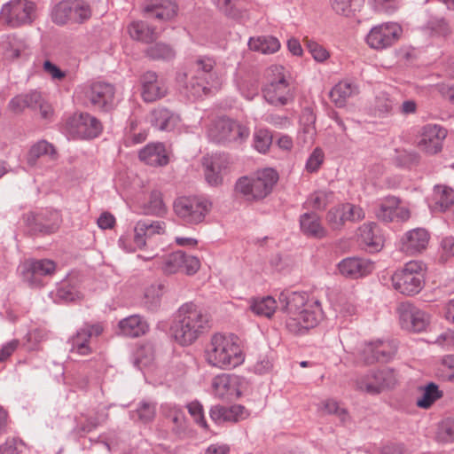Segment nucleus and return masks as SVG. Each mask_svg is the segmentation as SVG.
Listing matches in <instances>:
<instances>
[{"mask_svg":"<svg viewBox=\"0 0 454 454\" xmlns=\"http://www.w3.org/2000/svg\"><path fill=\"white\" fill-rule=\"evenodd\" d=\"M106 419V415L98 417H87L83 421H78L73 432L77 436H83L94 430L101 422Z\"/></svg>","mask_w":454,"mask_h":454,"instance_id":"nucleus-56","label":"nucleus"},{"mask_svg":"<svg viewBox=\"0 0 454 454\" xmlns=\"http://www.w3.org/2000/svg\"><path fill=\"white\" fill-rule=\"evenodd\" d=\"M103 332L101 324L85 325L69 340L70 352L81 356L89 355L92 348L90 343Z\"/></svg>","mask_w":454,"mask_h":454,"instance_id":"nucleus-21","label":"nucleus"},{"mask_svg":"<svg viewBox=\"0 0 454 454\" xmlns=\"http://www.w3.org/2000/svg\"><path fill=\"white\" fill-rule=\"evenodd\" d=\"M305 43L309 52L311 54L312 58L317 62L322 63L326 61L330 58L329 51L317 42H315L310 39H306Z\"/></svg>","mask_w":454,"mask_h":454,"instance_id":"nucleus-62","label":"nucleus"},{"mask_svg":"<svg viewBox=\"0 0 454 454\" xmlns=\"http://www.w3.org/2000/svg\"><path fill=\"white\" fill-rule=\"evenodd\" d=\"M269 81L262 88V96L273 106H284L294 101V87L286 80L282 66H271L268 69Z\"/></svg>","mask_w":454,"mask_h":454,"instance_id":"nucleus-6","label":"nucleus"},{"mask_svg":"<svg viewBox=\"0 0 454 454\" xmlns=\"http://www.w3.org/2000/svg\"><path fill=\"white\" fill-rule=\"evenodd\" d=\"M439 373L442 380L454 381V355H447L441 359Z\"/></svg>","mask_w":454,"mask_h":454,"instance_id":"nucleus-63","label":"nucleus"},{"mask_svg":"<svg viewBox=\"0 0 454 454\" xmlns=\"http://www.w3.org/2000/svg\"><path fill=\"white\" fill-rule=\"evenodd\" d=\"M163 416L168 419L172 425L174 434L181 437L185 434L187 429V422L183 408L175 403H167L161 405Z\"/></svg>","mask_w":454,"mask_h":454,"instance_id":"nucleus-36","label":"nucleus"},{"mask_svg":"<svg viewBox=\"0 0 454 454\" xmlns=\"http://www.w3.org/2000/svg\"><path fill=\"white\" fill-rule=\"evenodd\" d=\"M248 47L251 51L262 54H272L280 49V43L277 37L271 35H261L251 37L248 41Z\"/></svg>","mask_w":454,"mask_h":454,"instance_id":"nucleus-41","label":"nucleus"},{"mask_svg":"<svg viewBox=\"0 0 454 454\" xmlns=\"http://www.w3.org/2000/svg\"><path fill=\"white\" fill-rule=\"evenodd\" d=\"M151 125L161 131L174 129L180 121L179 115L166 107H157L149 115Z\"/></svg>","mask_w":454,"mask_h":454,"instance_id":"nucleus-32","label":"nucleus"},{"mask_svg":"<svg viewBox=\"0 0 454 454\" xmlns=\"http://www.w3.org/2000/svg\"><path fill=\"white\" fill-rule=\"evenodd\" d=\"M27 44L15 35H7L0 41V53L5 60L12 61L28 55Z\"/></svg>","mask_w":454,"mask_h":454,"instance_id":"nucleus-29","label":"nucleus"},{"mask_svg":"<svg viewBox=\"0 0 454 454\" xmlns=\"http://www.w3.org/2000/svg\"><path fill=\"white\" fill-rule=\"evenodd\" d=\"M324 152L318 147L315 148L306 161V171L309 173L317 172L324 162Z\"/></svg>","mask_w":454,"mask_h":454,"instance_id":"nucleus-64","label":"nucleus"},{"mask_svg":"<svg viewBox=\"0 0 454 454\" xmlns=\"http://www.w3.org/2000/svg\"><path fill=\"white\" fill-rule=\"evenodd\" d=\"M56 270V263L49 259L33 260L22 265V276L31 287L44 285V278L51 276Z\"/></svg>","mask_w":454,"mask_h":454,"instance_id":"nucleus-18","label":"nucleus"},{"mask_svg":"<svg viewBox=\"0 0 454 454\" xmlns=\"http://www.w3.org/2000/svg\"><path fill=\"white\" fill-rule=\"evenodd\" d=\"M55 303L74 301L80 298V293L76 287L68 281L64 280L58 284L56 289L49 294Z\"/></svg>","mask_w":454,"mask_h":454,"instance_id":"nucleus-43","label":"nucleus"},{"mask_svg":"<svg viewBox=\"0 0 454 454\" xmlns=\"http://www.w3.org/2000/svg\"><path fill=\"white\" fill-rule=\"evenodd\" d=\"M237 383V378L229 374L217 375L212 380V393L216 398L231 400L239 395Z\"/></svg>","mask_w":454,"mask_h":454,"instance_id":"nucleus-31","label":"nucleus"},{"mask_svg":"<svg viewBox=\"0 0 454 454\" xmlns=\"http://www.w3.org/2000/svg\"><path fill=\"white\" fill-rule=\"evenodd\" d=\"M175 54V51L168 44L161 43H157L146 50V55L152 59L170 60Z\"/></svg>","mask_w":454,"mask_h":454,"instance_id":"nucleus-52","label":"nucleus"},{"mask_svg":"<svg viewBox=\"0 0 454 454\" xmlns=\"http://www.w3.org/2000/svg\"><path fill=\"white\" fill-rule=\"evenodd\" d=\"M436 439L443 443L454 441V419H445L439 425Z\"/></svg>","mask_w":454,"mask_h":454,"instance_id":"nucleus-60","label":"nucleus"},{"mask_svg":"<svg viewBox=\"0 0 454 454\" xmlns=\"http://www.w3.org/2000/svg\"><path fill=\"white\" fill-rule=\"evenodd\" d=\"M66 131L72 138L91 139L102 132L101 122L88 113L71 116L66 123Z\"/></svg>","mask_w":454,"mask_h":454,"instance_id":"nucleus-14","label":"nucleus"},{"mask_svg":"<svg viewBox=\"0 0 454 454\" xmlns=\"http://www.w3.org/2000/svg\"><path fill=\"white\" fill-rule=\"evenodd\" d=\"M334 194L331 191L320 190L311 193L303 204L305 208L323 210L333 202Z\"/></svg>","mask_w":454,"mask_h":454,"instance_id":"nucleus-46","label":"nucleus"},{"mask_svg":"<svg viewBox=\"0 0 454 454\" xmlns=\"http://www.w3.org/2000/svg\"><path fill=\"white\" fill-rule=\"evenodd\" d=\"M145 261L155 260L156 263L166 274H175L183 270L184 253L176 251L168 255L159 257L158 254H152L148 256L137 255Z\"/></svg>","mask_w":454,"mask_h":454,"instance_id":"nucleus-33","label":"nucleus"},{"mask_svg":"<svg viewBox=\"0 0 454 454\" xmlns=\"http://www.w3.org/2000/svg\"><path fill=\"white\" fill-rule=\"evenodd\" d=\"M176 82L183 87V92L192 98H200L217 90L222 84V74L213 57L198 56L191 64L189 72H179Z\"/></svg>","mask_w":454,"mask_h":454,"instance_id":"nucleus-2","label":"nucleus"},{"mask_svg":"<svg viewBox=\"0 0 454 454\" xmlns=\"http://www.w3.org/2000/svg\"><path fill=\"white\" fill-rule=\"evenodd\" d=\"M244 407L241 405H233L230 409L215 405L210 410V417L213 420L220 422L222 420H238L239 417H242Z\"/></svg>","mask_w":454,"mask_h":454,"instance_id":"nucleus-47","label":"nucleus"},{"mask_svg":"<svg viewBox=\"0 0 454 454\" xmlns=\"http://www.w3.org/2000/svg\"><path fill=\"white\" fill-rule=\"evenodd\" d=\"M157 403L152 400L140 401L135 410L129 411V418L143 424L151 423L156 415Z\"/></svg>","mask_w":454,"mask_h":454,"instance_id":"nucleus-40","label":"nucleus"},{"mask_svg":"<svg viewBox=\"0 0 454 454\" xmlns=\"http://www.w3.org/2000/svg\"><path fill=\"white\" fill-rule=\"evenodd\" d=\"M145 210L147 214L155 215H161L166 213V207L160 191H152Z\"/></svg>","mask_w":454,"mask_h":454,"instance_id":"nucleus-57","label":"nucleus"},{"mask_svg":"<svg viewBox=\"0 0 454 454\" xmlns=\"http://www.w3.org/2000/svg\"><path fill=\"white\" fill-rule=\"evenodd\" d=\"M205 356L209 365L221 370H231L245 361L239 338L234 334L219 333L212 335Z\"/></svg>","mask_w":454,"mask_h":454,"instance_id":"nucleus-4","label":"nucleus"},{"mask_svg":"<svg viewBox=\"0 0 454 454\" xmlns=\"http://www.w3.org/2000/svg\"><path fill=\"white\" fill-rule=\"evenodd\" d=\"M115 87L106 82H92L83 84L76 90L77 96L85 106L109 112L116 106Z\"/></svg>","mask_w":454,"mask_h":454,"instance_id":"nucleus-9","label":"nucleus"},{"mask_svg":"<svg viewBox=\"0 0 454 454\" xmlns=\"http://www.w3.org/2000/svg\"><path fill=\"white\" fill-rule=\"evenodd\" d=\"M143 12L149 19L167 20L176 14L177 5L174 0H148L143 6Z\"/></svg>","mask_w":454,"mask_h":454,"instance_id":"nucleus-28","label":"nucleus"},{"mask_svg":"<svg viewBox=\"0 0 454 454\" xmlns=\"http://www.w3.org/2000/svg\"><path fill=\"white\" fill-rule=\"evenodd\" d=\"M395 383V373L390 368L371 370L356 380V388L370 395L380 394L385 388L393 387Z\"/></svg>","mask_w":454,"mask_h":454,"instance_id":"nucleus-13","label":"nucleus"},{"mask_svg":"<svg viewBox=\"0 0 454 454\" xmlns=\"http://www.w3.org/2000/svg\"><path fill=\"white\" fill-rule=\"evenodd\" d=\"M36 6L28 0H11L0 12V20L11 27L31 24L35 18Z\"/></svg>","mask_w":454,"mask_h":454,"instance_id":"nucleus-11","label":"nucleus"},{"mask_svg":"<svg viewBox=\"0 0 454 454\" xmlns=\"http://www.w3.org/2000/svg\"><path fill=\"white\" fill-rule=\"evenodd\" d=\"M27 451V445L18 438H8L3 444H0V454H26Z\"/></svg>","mask_w":454,"mask_h":454,"instance_id":"nucleus-59","label":"nucleus"},{"mask_svg":"<svg viewBox=\"0 0 454 454\" xmlns=\"http://www.w3.org/2000/svg\"><path fill=\"white\" fill-rule=\"evenodd\" d=\"M430 234L424 228H415L406 231L399 242V248L406 254L414 255L426 250Z\"/></svg>","mask_w":454,"mask_h":454,"instance_id":"nucleus-22","label":"nucleus"},{"mask_svg":"<svg viewBox=\"0 0 454 454\" xmlns=\"http://www.w3.org/2000/svg\"><path fill=\"white\" fill-rule=\"evenodd\" d=\"M398 314L402 328L410 332L425 331L430 322V317L425 310L410 302L401 303Z\"/></svg>","mask_w":454,"mask_h":454,"instance_id":"nucleus-17","label":"nucleus"},{"mask_svg":"<svg viewBox=\"0 0 454 454\" xmlns=\"http://www.w3.org/2000/svg\"><path fill=\"white\" fill-rule=\"evenodd\" d=\"M129 35L137 41L150 43L155 38L154 29L144 21H133L128 27Z\"/></svg>","mask_w":454,"mask_h":454,"instance_id":"nucleus-49","label":"nucleus"},{"mask_svg":"<svg viewBox=\"0 0 454 454\" xmlns=\"http://www.w3.org/2000/svg\"><path fill=\"white\" fill-rule=\"evenodd\" d=\"M207 314L193 302L183 304L170 326L175 340L181 346L192 344L209 327Z\"/></svg>","mask_w":454,"mask_h":454,"instance_id":"nucleus-3","label":"nucleus"},{"mask_svg":"<svg viewBox=\"0 0 454 454\" xmlns=\"http://www.w3.org/2000/svg\"><path fill=\"white\" fill-rule=\"evenodd\" d=\"M402 33L399 24L385 22L371 28L366 35V43L372 49L384 50L395 43Z\"/></svg>","mask_w":454,"mask_h":454,"instance_id":"nucleus-16","label":"nucleus"},{"mask_svg":"<svg viewBox=\"0 0 454 454\" xmlns=\"http://www.w3.org/2000/svg\"><path fill=\"white\" fill-rule=\"evenodd\" d=\"M426 27L436 36H446L450 33L449 23L441 16H431L426 23Z\"/></svg>","mask_w":454,"mask_h":454,"instance_id":"nucleus-55","label":"nucleus"},{"mask_svg":"<svg viewBox=\"0 0 454 454\" xmlns=\"http://www.w3.org/2000/svg\"><path fill=\"white\" fill-rule=\"evenodd\" d=\"M272 143V136L267 129H257L254 134V147L261 153H265Z\"/></svg>","mask_w":454,"mask_h":454,"instance_id":"nucleus-58","label":"nucleus"},{"mask_svg":"<svg viewBox=\"0 0 454 454\" xmlns=\"http://www.w3.org/2000/svg\"><path fill=\"white\" fill-rule=\"evenodd\" d=\"M118 326L122 335L132 338L144 335L149 330L147 321L139 315H131L121 319Z\"/></svg>","mask_w":454,"mask_h":454,"instance_id":"nucleus-38","label":"nucleus"},{"mask_svg":"<svg viewBox=\"0 0 454 454\" xmlns=\"http://www.w3.org/2000/svg\"><path fill=\"white\" fill-rule=\"evenodd\" d=\"M139 159L147 165L165 166L168 163V155L162 143H151L139 152Z\"/></svg>","mask_w":454,"mask_h":454,"instance_id":"nucleus-34","label":"nucleus"},{"mask_svg":"<svg viewBox=\"0 0 454 454\" xmlns=\"http://www.w3.org/2000/svg\"><path fill=\"white\" fill-rule=\"evenodd\" d=\"M301 231L309 238L323 239L326 230L321 223L319 215L315 212H307L299 218Z\"/></svg>","mask_w":454,"mask_h":454,"instance_id":"nucleus-35","label":"nucleus"},{"mask_svg":"<svg viewBox=\"0 0 454 454\" xmlns=\"http://www.w3.org/2000/svg\"><path fill=\"white\" fill-rule=\"evenodd\" d=\"M25 222L35 232L52 233L59 227L61 215L58 210L46 208L27 214Z\"/></svg>","mask_w":454,"mask_h":454,"instance_id":"nucleus-19","label":"nucleus"},{"mask_svg":"<svg viewBox=\"0 0 454 454\" xmlns=\"http://www.w3.org/2000/svg\"><path fill=\"white\" fill-rule=\"evenodd\" d=\"M164 292V285L160 282H155L145 289L143 303L149 310H155L160 304V300Z\"/></svg>","mask_w":454,"mask_h":454,"instance_id":"nucleus-45","label":"nucleus"},{"mask_svg":"<svg viewBox=\"0 0 454 454\" xmlns=\"http://www.w3.org/2000/svg\"><path fill=\"white\" fill-rule=\"evenodd\" d=\"M249 129L231 118L221 117L209 130V136L217 143L241 144L249 137Z\"/></svg>","mask_w":454,"mask_h":454,"instance_id":"nucleus-12","label":"nucleus"},{"mask_svg":"<svg viewBox=\"0 0 454 454\" xmlns=\"http://www.w3.org/2000/svg\"><path fill=\"white\" fill-rule=\"evenodd\" d=\"M400 204V200L396 197H387L380 200L378 209L375 211L377 218L382 222H393L396 205Z\"/></svg>","mask_w":454,"mask_h":454,"instance_id":"nucleus-51","label":"nucleus"},{"mask_svg":"<svg viewBox=\"0 0 454 454\" xmlns=\"http://www.w3.org/2000/svg\"><path fill=\"white\" fill-rule=\"evenodd\" d=\"M358 93L356 84L348 80L338 82L330 91V98L337 107H343L347 100Z\"/></svg>","mask_w":454,"mask_h":454,"instance_id":"nucleus-39","label":"nucleus"},{"mask_svg":"<svg viewBox=\"0 0 454 454\" xmlns=\"http://www.w3.org/2000/svg\"><path fill=\"white\" fill-rule=\"evenodd\" d=\"M358 240L364 249L370 253L380 251L384 246V239L380 227L375 223H364L358 230Z\"/></svg>","mask_w":454,"mask_h":454,"instance_id":"nucleus-26","label":"nucleus"},{"mask_svg":"<svg viewBox=\"0 0 454 454\" xmlns=\"http://www.w3.org/2000/svg\"><path fill=\"white\" fill-rule=\"evenodd\" d=\"M165 229L166 224L163 221L139 220L134 226L135 241L138 246H145L147 239L163 234Z\"/></svg>","mask_w":454,"mask_h":454,"instance_id":"nucleus-30","label":"nucleus"},{"mask_svg":"<svg viewBox=\"0 0 454 454\" xmlns=\"http://www.w3.org/2000/svg\"><path fill=\"white\" fill-rule=\"evenodd\" d=\"M242 0H213L219 10L232 19H239L241 14L243 5Z\"/></svg>","mask_w":454,"mask_h":454,"instance_id":"nucleus-54","label":"nucleus"},{"mask_svg":"<svg viewBox=\"0 0 454 454\" xmlns=\"http://www.w3.org/2000/svg\"><path fill=\"white\" fill-rule=\"evenodd\" d=\"M341 275L350 278H359L369 275L374 270V262L362 257H348L338 264Z\"/></svg>","mask_w":454,"mask_h":454,"instance_id":"nucleus-25","label":"nucleus"},{"mask_svg":"<svg viewBox=\"0 0 454 454\" xmlns=\"http://www.w3.org/2000/svg\"><path fill=\"white\" fill-rule=\"evenodd\" d=\"M422 389V395L416 402L418 407L422 409H429L438 399L442 396V391L439 389V387L430 382L427 384Z\"/></svg>","mask_w":454,"mask_h":454,"instance_id":"nucleus-48","label":"nucleus"},{"mask_svg":"<svg viewBox=\"0 0 454 454\" xmlns=\"http://www.w3.org/2000/svg\"><path fill=\"white\" fill-rule=\"evenodd\" d=\"M236 87L244 98L253 100L259 94V79L252 75L239 77L236 80Z\"/></svg>","mask_w":454,"mask_h":454,"instance_id":"nucleus-44","label":"nucleus"},{"mask_svg":"<svg viewBox=\"0 0 454 454\" xmlns=\"http://www.w3.org/2000/svg\"><path fill=\"white\" fill-rule=\"evenodd\" d=\"M249 308L259 317H271L277 309V301L271 296L255 297L249 301Z\"/></svg>","mask_w":454,"mask_h":454,"instance_id":"nucleus-42","label":"nucleus"},{"mask_svg":"<svg viewBox=\"0 0 454 454\" xmlns=\"http://www.w3.org/2000/svg\"><path fill=\"white\" fill-rule=\"evenodd\" d=\"M396 105L395 98L385 91L379 92L375 97L374 107L380 115L391 114Z\"/></svg>","mask_w":454,"mask_h":454,"instance_id":"nucleus-53","label":"nucleus"},{"mask_svg":"<svg viewBox=\"0 0 454 454\" xmlns=\"http://www.w3.org/2000/svg\"><path fill=\"white\" fill-rule=\"evenodd\" d=\"M91 16V8L85 0H62L51 10L52 21L65 25L68 21L82 23Z\"/></svg>","mask_w":454,"mask_h":454,"instance_id":"nucleus-10","label":"nucleus"},{"mask_svg":"<svg viewBox=\"0 0 454 454\" xmlns=\"http://www.w3.org/2000/svg\"><path fill=\"white\" fill-rule=\"evenodd\" d=\"M396 350L397 347L394 340H377L367 342L358 349V361L364 364L388 362L395 355Z\"/></svg>","mask_w":454,"mask_h":454,"instance_id":"nucleus-15","label":"nucleus"},{"mask_svg":"<svg viewBox=\"0 0 454 454\" xmlns=\"http://www.w3.org/2000/svg\"><path fill=\"white\" fill-rule=\"evenodd\" d=\"M230 164L224 153H215L205 159V179L211 186H218L223 183V176Z\"/></svg>","mask_w":454,"mask_h":454,"instance_id":"nucleus-24","label":"nucleus"},{"mask_svg":"<svg viewBox=\"0 0 454 454\" xmlns=\"http://www.w3.org/2000/svg\"><path fill=\"white\" fill-rule=\"evenodd\" d=\"M278 180V172L266 168L239 177L235 184V191L247 201H259L271 193Z\"/></svg>","mask_w":454,"mask_h":454,"instance_id":"nucleus-5","label":"nucleus"},{"mask_svg":"<svg viewBox=\"0 0 454 454\" xmlns=\"http://www.w3.org/2000/svg\"><path fill=\"white\" fill-rule=\"evenodd\" d=\"M454 204V189L446 185L434 187L428 206L433 212H443Z\"/></svg>","mask_w":454,"mask_h":454,"instance_id":"nucleus-37","label":"nucleus"},{"mask_svg":"<svg viewBox=\"0 0 454 454\" xmlns=\"http://www.w3.org/2000/svg\"><path fill=\"white\" fill-rule=\"evenodd\" d=\"M141 97L146 103L164 98L168 93L166 80L155 72L147 71L140 77Z\"/></svg>","mask_w":454,"mask_h":454,"instance_id":"nucleus-20","label":"nucleus"},{"mask_svg":"<svg viewBox=\"0 0 454 454\" xmlns=\"http://www.w3.org/2000/svg\"><path fill=\"white\" fill-rule=\"evenodd\" d=\"M45 159L56 160L58 153L52 144L43 139L31 145L26 156V162L30 168H35Z\"/></svg>","mask_w":454,"mask_h":454,"instance_id":"nucleus-27","label":"nucleus"},{"mask_svg":"<svg viewBox=\"0 0 454 454\" xmlns=\"http://www.w3.org/2000/svg\"><path fill=\"white\" fill-rule=\"evenodd\" d=\"M426 266L420 261H410L396 270L391 282L394 289L400 294L412 296L419 294L425 284Z\"/></svg>","mask_w":454,"mask_h":454,"instance_id":"nucleus-8","label":"nucleus"},{"mask_svg":"<svg viewBox=\"0 0 454 454\" xmlns=\"http://www.w3.org/2000/svg\"><path fill=\"white\" fill-rule=\"evenodd\" d=\"M446 134V129L441 126L427 124L423 127L418 146L421 151L427 153H437L442 150V142Z\"/></svg>","mask_w":454,"mask_h":454,"instance_id":"nucleus-23","label":"nucleus"},{"mask_svg":"<svg viewBox=\"0 0 454 454\" xmlns=\"http://www.w3.org/2000/svg\"><path fill=\"white\" fill-rule=\"evenodd\" d=\"M147 128L136 117H130L126 127V136L133 144H140L147 137Z\"/></svg>","mask_w":454,"mask_h":454,"instance_id":"nucleus-50","label":"nucleus"},{"mask_svg":"<svg viewBox=\"0 0 454 454\" xmlns=\"http://www.w3.org/2000/svg\"><path fill=\"white\" fill-rule=\"evenodd\" d=\"M279 301L286 313V326L295 334L316 327L324 318L321 302L306 292H282Z\"/></svg>","mask_w":454,"mask_h":454,"instance_id":"nucleus-1","label":"nucleus"},{"mask_svg":"<svg viewBox=\"0 0 454 454\" xmlns=\"http://www.w3.org/2000/svg\"><path fill=\"white\" fill-rule=\"evenodd\" d=\"M212 209L211 200L203 195H183L175 199L173 211L184 225L203 223Z\"/></svg>","mask_w":454,"mask_h":454,"instance_id":"nucleus-7","label":"nucleus"},{"mask_svg":"<svg viewBox=\"0 0 454 454\" xmlns=\"http://www.w3.org/2000/svg\"><path fill=\"white\" fill-rule=\"evenodd\" d=\"M342 209V204H339L332 207L326 215L327 223L333 230L340 229L346 223L344 211Z\"/></svg>","mask_w":454,"mask_h":454,"instance_id":"nucleus-61","label":"nucleus"}]
</instances>
